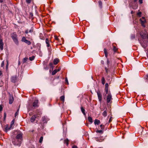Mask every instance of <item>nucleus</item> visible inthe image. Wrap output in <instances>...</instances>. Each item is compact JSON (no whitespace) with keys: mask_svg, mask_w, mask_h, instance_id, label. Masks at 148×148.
I'll return each mask as SVG.
<instances>
[{"mask_svg":"<svg viewBox=\"0 0 148 148\" xmlns=\"http://www.w3.org/2000/svg\"><path fill=\"white\" fill-rule=\"evenodd\" d=\"M25 42L28 45H30L31 44V42L29 41L28 40H27Z\"/></svg>","mask_w":148,"mask_h":148,"instance_id":"25","label":"nucleus"},{"mask_svg":"<svg viewBox=\"0 0 148 148\" xmlns=\"http://www.w3.org/2000/svg\"><path fill=\"white\" fill-rule=\"evenodd\" d=\"M140 35L143 39L142 41L140 42V43L142 47L145 48L147 45V43L148 42V34L146 32L144 33L141 32L140 33Z\"/></svg>","mask_w":148,"mask_h":148,"instance_id":"1","label":"nucleus"},{"mask_svg":"<svg viewBox=\"0 0 148 148\" xmlns=\"http://www.w3.org/2000/svg\"><path fill=\"white\" fill-rule=\"evenodd\" d=\"M104 52L105 56L107 58V57L108 54H107V52L106 50L105 49H104Z\"/></svg>","mask_w":148,"mask_h":148,"instance_id":"24","label":"nucleus"},{"mask_svg":"<svg viewBox=\"0 0 148 148\" xmlns=\"http://www.w3.org/2000/svg\"><path fill=\"white\" fill-rule=\"evenodd\" d=\"M55 39L56 40H58V36H55Z\"/></svg>","mask_w":148,"mask_h":148,"instance_id":"45","label":"nucleus"},{"mask_svg":"<svg viewBox=\"0 0 148 148\" xmlns=\"http://www.w3.org/2000/svg\"><path fill=\"white\" fill-rule=\"evenodd\" d=\"M34 58H35L34 56H32L31 57H30L29 58V59L30 61H32L34 59Z\"/></svg>","mask_w":148,"mask_h":148,"instance_id":"27","label":"nucleus"},{"mask_svg":"<svg viewBox=\"0 0 148 148\" xmlns=\"http://www.w3.org/2000/svg\"><path fill=\"white\" fill-rule=\"evenodd\" d=\"M140 21L141 22V24L144 27H145V23L146 22V21L144 17H143L141 18H140Z\"/></svg>","mask_w":148,"mask_h":148,"instance_id":"6","label":"nucleus"},{"mask_svg":"<svg viewBox=\"0 0 148 148\" xmlns=\"http://www.w3.org/2000/svg\"><path fill=\"white\" fill-rule=\"evenodd\" d=\"M72 148H77V146L75 145H74L72 147Z\"/></svg>","mask_w":148,"mask_h":148,"instance_id":"48","label":"nucleus"},{"mask_svg":"<svg viewBox=\"0 0 148 148\" xmlns=\"http://www.w3.org/2000/svg\"><path fill=\"white\" fill-rule=\"evenodd\" d=\"M14 122V120H13L11 123L10 127L12 128V126H13Z\"/></svg>","mask_w":148,"mask_h":148,"instance_id":"23","label":"nucleus"},{"mask_svg":"<svg viewBox=\"0 0 148 148\" xmlns=\"http://www.w3.org/2000/svg\"><path fill=\"white\" fill-rule=\"evenodd\" d=\"M105 88V92L106 94H108V88Z\"/></svg>","mask_w":148,"mask_h":148,"instance_id":"33","label":"nucleus"},{"mask_svg":"<svg viewBox=\"0 0 148 148\" xmlns=\"http://www.w3.org/2000/svg\"><path fill=\"white\" fill-rule=\"evenodd\" d=\"M96 132L97 133H99L101 134H102L103 133V131L102 130H97L96 131Z\"/></svg>","mask_w":148,"mask_h":148,"instance_id":"26","label":"nucleus"},{"mask_svg":"<svg viewBox=\"0 0 148 148\" xmlns=\"http://www.w3.org/2000/svg\"><path fill=\"white\" fill-rule=\"evenodd\" d=\"M18 110L16 112V113L15 114V117H16V116L18 114Z\"/></svg>","mask_w":148,"mask_h":148,"instance_id":"39","label":"nucleus"},{"mask_svg":"<svg viewBox=\"0 0 148 148\" xmlns=\"http://www.w3.org/2000/svg\"><path fill=\"white\" fill-rule=\"evenodd\" d=\"M101 63H102V64H103L104 62H103V60H101Z\"/></svg>","mask_w":148,"mask_h":148,"instance_id":"52","label":"nucleus"},{"mask_svg":"<svg viewBox=\"0 0 148 148\" xmlns=\"http://www.w3.org/2000/svg\"><path fill=\"white\" fill-rule=\"evenodd\" d=\"M53 65V64L52 63H50L49 64V66H52Z\"/></svg>","mask_w":148,"mask_h":148,"instance_id":"49","label":"nucleus"},{"mask_svg":"<svg viewBox=\"0 0 148 148\" xmlns=\"http://www.w3.org/2000/svg\"><path fill=\"white\" fill-rule=\"evenodd\" d=\"M59 60L58 59H55L53 61L54 64L55 65L57 64Z\"/></svg>","mask_w":148,"mask_h":148,"instance_id":"15","label":"nucleus"},{"mask_svg":"<svg viewBox=\"0 0 148 148\" xmlns=\"http://www.w3.org/2000/svg\"><path fill=\"white\" fill-rule=\"evenodd\" d=\"M106 72H108V71H107V69L106 68Z\"/></svg>","mask_w":148,"mask_h":148,"instance_id":"58","label":"nucleus"},{"mask_svg":"<svg viewBox=\"0 0 148 148\" xmlns=\"http://www.w3.org/2000/svg\"><path fill=\"white\" fill-rule=\"evenodd\" d=\"M4 65V61H3L1 64V67H3Z\"/></svg>","mask_w":148,"mask_h":148,"instance_id":"38","label":"nucleus"},{"mask_svg":"<svg viewBox=\"0 0 148 148\" xmlns=\"http://www.w3.org/2000/svg\"><path fill=\"white\" fill-rule=\"evenodd\" d=\"M57 73L56 70L55 69L52 72V74L53 75H54Z\"/></svg>","mask_w":148,"mask_h":148,"instance_id":"31","label":"nucleus"},{"mask_svg":"<svg viewBox=\"0 0 148 148\" xmlns=\"http://www.w3.org/2000/svg\"><path fill=\"white\" fill-rule=\"evenodd\" d=\"M33 31V28H31L29 30H28V29H26L25 32L26 34H27L29 32L30 33H32Z\"/></svg>","mask_w":148,"mask_h":148,"instance_id":"10","label":"nucleus"},{"mask_svg":"<svg viewBox=\"0 0 148 148\" xmlns=\"http://www.w3.org/2000/svg\"><path fill=\"white\" fill-rule=\"evenodd\" d=\"M14 101V98L13 96L12 95L10 96V97L9 98V103L10 104H11L12 103L13 101Z\"/></svg>","mask_w":148,"mask_h":148,"instance_id":"9","label":"nucleus"},{"mask_svg":"<svg viewBox=\"0 0 148 148\" xmlns=\"http://www.w3.org/2000/svg\"><path fill=\"white\" fill-rule=\"evenodd\" d=\"M81 111L83 113V114H84V115H86V113H85V110H84V109L83 108V107H81Z\"/></svg>","mask_w":148,"mask_h":148,"instance_id":"16","label":"nucleus"},{"mask_svg":"<svg viewBox=\"0 0 148 148\" xmlns=\"http://www.w3.org/2000/svg\"><path fill=\"white\" fill-rule=\"evenodd\" d=\"M101 82L103 85H104L105 83V80L104 77H103L101 79Z\"/></svg>","mask_w":148,"mask_h":148,"instance_id":"18","label":"nucleus"},{"mask_svg":"<svg viewBox=\"0 0 148 148\" xmlns=\"http://www.w3.org/2000/svg\"><path fill=\"white\" fill-rule=\"evenodd\" d=\"M11 81L12 82L14 83L16 82V79L15 77L13 76L11 78Z\"/></svg>","mask_w":148,"mask_h":148,"instance_id":"12","label":"nucleus"},{"mask_svg":"<svg viewBox=\"0 0 148 148\" xmlns=\"http://www.w3.org/2000/svg\"><path fill=\"white\" fill-rule=\"evenodd\" d=\"M6 61L7 63V65H6V68L7 69L8 67V59L6 60Z\"/></svg>","mask_w":148,"mask_h":148,"instance_id":"35","label":"nucleus"},{"mask_svg":"<svg viewBox=\"0 0 148 148\" xmlns=\"http://www.w3.org/2000/svg\"><path fill=\"white\" fill-rule=\"evenodd\" d=\"M143 0H139V2L140 4L143 3Z\"/></svg>","mask_w":148,"mask_h":148,"instance_id":"43","label":"nucleus"},{"mask_svg":"<svg viewBox=\"0 0 148 148\" xmlns=\"http://www.w3.org/2000/svg\"><path fill=\"white\" fill-rule=\"evenodd\" d=\"M98 3H99V7L100 8H101L102 7V2L101 1H99Z\"/></svg>","mask_w":148,"mask_h":148,"instance_id":"21","label":"nucleus"},{"mask_svg":"<svg viewBox=\"0 0 148 148\" xmlns=\"http://www.w3.org/2000/svg\"><path fill=\"white\" fill-rule=\"evenodd\" d=\"M11 128H12V127H9V126L7 125L6 127L5 128V131L6 132H7L8 130H10Z\"/></svg>","mask_w":148,"mask_h":148,"instance_id":"14","label":"nucleus"},{"mask_svg":"<svg viewBox=\"0 0 148 148\" xmlns=\"http://www.w3.org/2000/svg\"><path fill=\"white\" fill-rule=\"evenodd\" d=\"M100 123V121L99 120L97 119H95L94 121V124L95 125H99Z\"/></svg>","mask_w":148,"mask_h":148,"instance_id":"13","label":"nucleus"},{"mask_svg":"<svg viewBox=\"0 0 148 148\" xmlns=\"http://www.w3.org/2000/svg\"><path fill=\"white\" fill-rule=\"evenodd\" d=\"M107 62L108 64V63H109V61L108 60H107Z\"/></svg>","mask_w":148,"mask_h":148,"instance_id":"53","label":"nucleus"},{"mask_svg":"<svg viewBox=\"0 0 148 148\" xmlns=\"http://www.w3.org/2000/svg\"><path fill=\"white\" fill-rule=\"evenodd\" d=\"M112 95L110 93H109L108 94L107 98L106 101L107 103H111L112 102L111 100H112Z\"/></svg>","mask_w":148,"mask_h":148,"instance_id":"5","label":"nucleus"},{"mask_svg":"<svg viewBox=\"0 0 148 148\" xmlns=\"http://www.w3.org/2000/svg\"><path fill=\"white\" fill-rule=\"evenodd\" d=\"M88 119L89 121L91 123H92V118L90 117L89 116L88 117Z\"/></svg>","mask_w":148,"mask_h":148,"instance_id":"19","label":"nucleus"},{"mask_svg":"<svg viewBox=\"0 0 148 148\" xmlns=\"http://www.w3.org/2000/svg\"><path fill=\"white\" fill-rule=\"evenodd\" d=\"M56 70L57 72H58V71H59L60 70V69H58Z\"/></svg>","mask_w":148,"mask_h":148,"instance_id":"51","label":"nucleus"},{"mask_svg":"<svg viewBox=\"0 0 148 148\" xmlns=\"http://www.w3.org/2000/svg\"><path fill=\"white\" fill-rule=\"evenodd\" d=\"M133 13H134V12H133V11H132L131 12V13L132 14H133Z\"/></svg>","mask_w":148,"mask_h":148,"instance_id":"56","label":"nucleus"},{"mask_svg":"<svg viewBox=\"0 0 148 148\" xmlns=\"http://www.w3.org/2000/svg\"><path fill=\"white\" fill-rule=\"evenodd\" d=\"M141 14V12H140L137 13V15L139 16H140Z\"/></svg>","mask_w":148,"mask_h":148,"instance_id":"36","label":"nucleus"},{"mask_svg":"<svg viewBox=\"0 0 148 148\" xmlns=\"http://www.w3.org/2000/svg\"><path fill=\"white\" fill-rule=\"evenodd\" d=\"M42 121H45V117L44 116V117H42Z\"/></svg>","mask_w":148,"mask_h":148,"instance_id":"47","label":"nucleus"},{"mask_svg":"<svg viewBox=\"0 0 148 148\" xmlns=\"http://www.w3.org/2000/svg\"><path fill=\"white\" fill-rule=\"evenodd\" d=\"M27 40L25 37H23L21 41L22 42H25Z\"/></svg>","mask_w":148,"mask_h":148,"instance_id":"29","label":"nucleus"},{"mask_svg":"<svg viewBox=\"0 0 148 148\" xmlns=\"http://www.w3.org/2000/svg\"><path fill=\"white\" fill-rule=\"evenodd\" d=\"M2 71H0V76L2 75Z\"/></svg>","mask_w":148,"mask_h":148,"instance_id":"50","label":"nucleus"},{"mask_svg":"<svg viewBox=\"0 0 148 148\" xmlns=\"http://www.w3.org/2000/svg\"><path fill=\"white\" fill-rule=\"evenodd\" d=\"M112 116H110V119H109V122L110 123V122L112 121Z\"/></svg>","mask_w":148,"mask_h":148,"instance_id":"44","label":"nucleus"},{"mask_svg":"<svg viewBox=\"0 0 148 148\" xmlns=\"http://www.w3.org/2000/svg\"><path fill=\"white\" fill-rule=\"evenodd\" d=\"M26 2L27 3H30L31 2V0H26Z\"/></svg>","mask_w":148,"mask_h":148,"instance_id":"41","label":"nucleus"},{"mask_svg":"<svg viewBox=\"0 0 148 148\" xmlns=\"http://www.w3.org/2000/svg\"><path fill=\"white\" fill-rule=\"evenodd\" d=\"M60 99L61 101L64 102V96H61Z\"/></svg>","mask_w":148,"mask_h":148,"instance_id":"28","label":"nucleus"},{"mask_svg":"<svg viewBox=\"0 0 148 148\" xmlns=\"http://www.w3.org/2000/svg\"><path fill=\"white\" fill-rule=\"evenodd\" d=\"M4 119H5V118H6V114L5 112L4 113Z\"/></svg>","mask_w":148,"mask_h":148,"instance_id":"46","label":"nucleus"},{"mask_svg":"<svg viewBox=\"0 0 148 148\" xmlns=\"http://www.w3.org/2000/svg\"><path fill=\"white\" fill-rule=\"evenodd\" d=\"M43 139V137L42 136H41L39 140V142L41 143L42 142Z\"/></svg>","mask_w":148,"mask_h":148,"instance_id":"32","label":"nucleus"},{"mask_svg":"<svg viewBox=\"0 0 148 148\" xmlns=\"http://www.w3.org/2000/svg\"><path fill=\"white\" fill-rule=\"evenodd\" d=\"M3 2V0H0V3H2Z\"/></svg>","mask_w":148,"mask_h":148,"instance_id":"54","label":"nucleus"},{"mask_svg":"<svg viewBox=\"0 0 148 148\" xmlns=\"http://www.w3.org/2000/svg\"><path fill=\"white\" fill-rule=\"evenodd\" d=\"M134 1V2H136L137 0H133Z\"/></svg>","mask_w":148,"mask_h":148,"instance_id":"57","label":"nucleus"},{"mask_svg":"<svg viewBox=\"0 0 148 148\" xmlns=\"http://www.w3.org/2000/svg\"><path fill=\"white\" fill-rule=\"evenodd\" d=\"M11 37L14 42L17 45L18 44V40L17 35L16 33H13L11 35Z\"/></svg>","mask_w":148,"mask_h":148,"instance_id":"3","label":"nucleus"},{"mask_svg":"<svg viewBox=\"0 0 148 148\" xmlns=\"http://www.w3.org/2000/svg\"><path fill=\"white\" fill-rule=\"evenodd\" d=\"M97 95L99 101L101 102L102 100V95L100 91L97 92Z\"/></svg>","mask_w":148,"mask_h":148,"instance_id":"7","label":"nucleus"},{"mask_svg":"<svg viewBox=\"0 0 148 148\" xmlns=\"http://www.w3.org/2000/svg\"><path fill=\"white\" fill-rule=\"evenodd\" d=\"M38 100H36L33 103V106L30 105H29L28 106V111L32 110L34 109L35 108L38 107Z\"/></svg>","mask_w":148,"mask_h":148,"instance_id":"2","label":"nucleus"},{"mask_svg":"<svg viewBox=\"0 0 148 148\" xmlns=\"http://www.w3.org/2000/svg\"><path fill=\"white\" fill-rule=\"evenodd\" d=\"M102 126H103V125H100V126L101 127V128H102Z\"/></svg>","mask_w":148,"mask_h":148,"instance_id":"55","label":"nucleus"},{"mask_svg":"<svg viewBox=\"0 0 148 148\" xmlns=\"http://www.w3.org/2000/svg\"><path fill=\"white\" fill-rule=\"evenodd\" d=\"M113 49L114 51H116L117 50V49L115 46H114Z\"/></svg>","mask_w":148,"mask_h":148,"instance_id":"34","label":"nucleus"},{"mask_svg":"<svg viewBox=\"0 0 148 148\" xmlns=\"http://www.w3.org/2000/svg\"><path fill=\"white\" fill-rule=\"evenodd\" d=\"M64 143H65L67 145L69 144V140L68 139H66L64 140Z\"/></svg>","mask_w":148,"mask_h":148,"instance_id":"20","label":"nucleus"},{"mask_svg":"<svg viewBox=\"0 0 148 148\" xmlns=\"http://www.w3.org/2000/svg\"><path fill=\"white\" fill-rule=\"evenodd\" d=\"M28 58H24L23 60V62L25 63L27 60Z\"/></svg>","mask_w":148,"mask_h":148,"instance_id":"30","label":"nucleus"},{"mask_svg":"<svg viewBox=\"0 0 148 148\" xmlns=\"http://www.w3.org/2000/svg\"><path fill=\"white\" fill-rule=\"evenodd\" d=\"M45 42L47 44V47H49L50 45L49 44V40L48 38H46L45 40Z\"/></svg>","mask_w":148,"mask_h":148,"instance_id":"17","label":"nucleus"},{"mask_svg":"<svg viewBox=\"0 0 148 148\" xmlns=\"http://www.w3.org/2000/svg\"><path fill=\"white\" fill-rule=\"evenodd\" d=\"M0 48L1 50L3 49V43L2 40L1 39H0Z\"/></svg>","mask_w":148,"mask_h":148,"instance_id":"11","label":"nucleus"},{"mask_svg":"<svg viewBox=\"0 0 148 148\" xmlns=\"http://www.w3.org/2000/svg\"><path fill=\"white\" fill-rule=\"evenodd\" d=\"M101 148V147H99V148Z\"/></svg>","mask_w":148,"mask_h":148,"instance_id":"59","label":"nucleus"},{"mask_svg":"<svg viewBox=\"0 0 148 148\" xmlns=\"http://www.w3.org/2000/svg\"><path fill=\"white\" fill-rule=\"evenodd\" d=\"M3 109L2 106L1 105H0V111L2 110Z\"/></svg>","mask_w":148,"mask_h":148,"instance_id":"40","label":"nucleus"},{"mask_svg":"<svg viewBox=\"0 0 148 148\" xmlns=\"http://www.w3.org/2000/svg\"><path fill=\"white\" fill-rule=\"evenodd\" d=\"M39 116V114H37L36 115H34L33 116L31 119V121L32 122H34L36 118L37 117H38Z\"/></svg>","mask_w":148,"mask_h":148,"instance_id":"8","label":"nucleus"},{"mask_svg":"<svg viewBox=\"0 0 148 148\" xmlns=\"http://www.w3.org/2000/svg\"><path fill=\"white\" fill-rule=\"evenodd\" d=\"M108 83H106L105 84V88H108Z\"/></svg>","mask_w":148,"mask_h":148,"instance_id":"37","label":"nucleus"},{"mask_svg":"<svg viewBox=\"0 0 148 148\" xmlns=\"http://www.w3.org/2000/svg\"><path fill=\"white\" fill-rule=\"evenodd\" d=\"M102 115L104 117H105L107 116V113L106 111H105L103 112L102 113Z\"/></svg>","mask_w":148,"mask_h":148,"instance_id":"22","label":"nucleus"},{"mask_svg":"<svg viewBox=\"0 0 148 148\" xmlns=\"http://www.w3.org/2000/svg\"><path fill=\"white\" fill-rule=\"evenodd\" d=\"M65 81H66V83H67V84H69L68 81L67 80V79L66 78V79H65Z\"/></svg>","mask_w":148,"mask_h":148,"instance_id":"42","label":"nucleus"},{"mask_svg":"<svg viewBox=\"0 0 148 148\" xmlns=\"http://www.w3.org/2000/svg\"><path fill=\"white\" fill-rule=\"evenodd\" d=\"M22 134H18L17 136H16V140H21L22 138ZM13 143H14V144L15 145H17L18 146H20V144L21 143V141H19L18 142V143H14L13 142Z\"/></svg>","mask_w":148,"mask_h":148,"instance_id":"4","label":"nucleus"}]
</instances>
